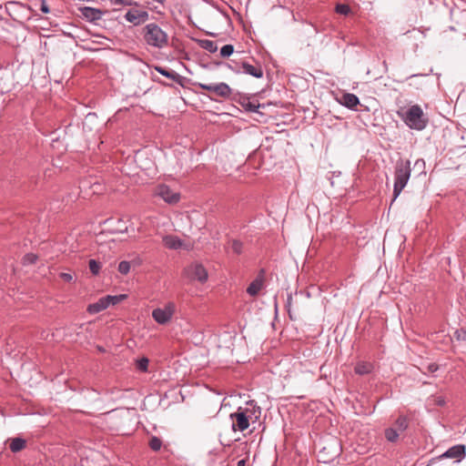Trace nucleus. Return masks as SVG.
Segmentation results:
<instances>
[{
	"label": "nucleus",
	"mask_w": 466,
	"mask_h": 466,
	"mask_svg": "<svg viewBox=\"0 0 466 466\" xmlns=\"http://www.w3.org/2000/svg\"><path fill=\"white\" fill-rule=\"evenodd\" d=\"M261 416V408L257 405L255 400H248L246 407H238L237 410L229 415L232 421L233 431H244L252 423L257 422Z\"/></svg>",
	"instance_id": "obj_1"
},
{
	"label": "nucleus",
	"mask_w": 466,
	"mask_h": 466,
	"mask_svg": "<svg viewBox=\"0 0 466 466\" xmlns=\"http://www.w3.org/2000/svg\"><path fill=\"white\" fill-rule=\"evenodd\" d=\"M145 42L153 47L162 49L168 44L167 34L157 24L150 23L143 28Z\"/></svg>",
	"instance_id": "obj_2"
},
{
	"label": "nucleus",
	"mask_w": 466,
	"mask_h": 466,
	"mask_svg": "<svg viewBox=\"0 0 466 466\" xmlns=\"http://www.w3.org/2000/svg\"><path fill=\"white\" fill-rule=\"evenodd\" d=\"M410 161L400 159L394 170L393 201L400 196L410 177Z\"/></svg>",
	"instance_id": "obj_3"
},
{
	"label": "nucleus",
	"mask_w": 466,
	"mask_h": 466,
	"mask_svg": "<svg viewBox=\"0 0 466 466\" xmlns=\"http://www.w3.org/2000/svg\"><path fill=\"white\" fill-rule=\"evenodd\" d=\"M403 122L411 129L422 130L427 127L428 119L419 105L410 106L405 113L398 112Z\"/></svg>",
	"instance_id": "obj_4"
},
{
	"label": "nucleus",
	"mask_w": 466,
	"mask_h": 466,
	"mask_svg": "<svg viewBox=\"0 0 466 466\" xmlns=\"http://www.w3.org/2000/svg\"><path fill=\"white\" fill-rule=\"evenodd\" d=\"M176 309V304L169 301L166 303L163 308H157L153 309L152 318L157 324L166 325L172 319Z\"/></svg>",
	"instance_id": "obj_5"
},
{
	"label": "nucleus",
	"mask_w": 466,
	"mask_h": 466,
	"mask_svg": "<svg viewBox=\"0 0 466 466\" xmlns=\"http://www.w3.org/2000/svg\"><path fill=\"white\" fill-rule=\"evenodd\" d=\"M195 86L200 87L201 89L212 92L223 98H228L231 95V88L228 84L223 82L218 84L196 83Z\"/></svg>",
	"instance_id": "obj_6"
},
{
	"label": "nucleus",
	"mask_w": 466,
	"mask_h": 466,
	"mask_svg": "<svg viewBox=\"0 0 466 466\" xmlns=\"http://www.w3.org/2000/svg\"><path fill=\"white\" fill-rule=\"evenodd\" d=\"M155 195L161 198L165 202L168 204H176L180 199L179 193L172 190L168 186L165 184L158 185L155 188Z\"/></svg>",
	"instance_id": "obj_7"
},
{
	"label": "nucleus",
	"mask_w": 466,
	"mask_h": 466,
	"mask_svg": "<svg viewBox=\"0 0 466 466\" xmlns=\"http://www.w3.org/2000/svg\"><path fill=\"white\" fill-rule=\"evenodd\" d=\"M186 273L191 279L198 280L204 283L208 280V271L203 265L199 263H193L187 267Z\"/></svg>",
	"instance_id": "obj_8"
},
{
	"label": "nucleus",
	"mask_w": 466,
	"mask_h": 466,
	"mask_svg": "<svg viewBox=\"0 0 466 466\" xmlns=\"http://www.w3.org/2000/svg\"><path fill=\"white\" fill-rule=\"evenodd\" d=\"M149 15L147 11L131 9L128 10L125 15V19L133 24L134 25H139L148 20Z\"/></svg>",
	"instance_id": "obj_9"
},
{
	"label": "nucleus",
	"mask_w": 466,
	"mask_h": 466,
	"mask_svg": "<svg viewBox=\"0 0 466 466\" xmlns=\"http://www.w3.org/2000/svg\"><path fill=\"white\" fill-rule=\"evenodd\" d=\"M265 270L260 269L256 279L248 285L247 293L251 297L257 296L264 286Z\"/></svg>",
	"instance_id": "obj_10"
},
{
	"label": "nucleus",
	"mask_w": 466,
	"mask_h": 466,
	"mask_svg": "<svg viewBox=\"0 0 466 466\" xmlns=\"http://www.w3.org/2000/svg\"><path fill=\"white\" fill-rule=\"evenodd\" d=\"M105 224L107 225L108 230L112 233H124L127 232L128 227L127 221L122 218H108L105 221Z\"/></svg>",
	"instance_id": "obj_11"
},
{
	"label": "nucleus",
	"mask_w": 466,
	"mask_h": 466,
	"mask_svg": "<svg viewBox=\"0 0 466 466\" xmlns=\"http://www.w3.org/2000/svg\"><path fill=\"white\" fill-rule=\"evenodd\" d=\"M242 72L250 75L256 78H261L263 76V69L260 65L253 66L248 62L241 63ZM235 72L237 74L241 73L239 69H236Z\"/></svg>",
	"instance_id": "obj_12"
},
{
	"label": "nucleus",
	"mask_w": 466,
	"mask_h": 466,
	"mask_svg": "<svg viewBox=\"0 0 466 466\" xmlns=\"http://www.w3.org/2000/svg\"><path fill=\"white\" fill-rule=\"evenodd\" d=\"M338 101L339 102V104L351 110H356L357 106L360 104L359 97L352 93L342 94L341 96L338 99Z\"/></svg>",
	"instance_id": "obj_13"
},
{
	"label": "nucleus",
	"mask_w": 466,
	"mask_h": 466,
	"mask_svg": "<svg viewBox=\"0 0 466 466\" xmlns=\"http://www.w3.org/2000/svg\"><path fill=\"white\" fill-rule=\"evenodd\" d=\"M465 455L464 445H454L446 451L441 457L457 459L458 461Z\"/></svg>",
	"instance_id": "obj_14"
},
{
	"label": "nucleus",
	"mask_w": 466,
	"mask_h": 466,
	"mask_svg": "<svg viewBox=\"0 0 466 466\" xmlns=\"http://www.w3.org/2000/svg\"><path fill=\"white\" fill-rule=\"evenodd\" d=\"M163 244L169 249H178L182 247L183 241L174 235H166L162 238Z\"/></svg>",
	"instance_id": "obj_15"
},
{
	"label": "nucleus",
	"mask_w": 466,
	"mask_h": 466,
	"mask_svg": "<svg viewBox=\"0 0 466 466\" xmlns=\"http://www.w3.org/2000/svg\"><path fill=\"white\" fill-rule=\"evenodd\" d=\"M81 13L84 17L88 19L89 21H96L101 18L102 12L99 9L86 6L81 8Z\"/></svg>",
	"instance_id": "obj_16"
},
{
	"label": "nucleus",
	"mask_w": 466,
	"mask_h": 466,
	"mask_svg": "<svg viewBox=\"0 0 466 466\" xmlns=\"http://www.w3.org/2000/svg\"><path fill=\"white\" fill-rule=\"evenodd\" d=\"M155 69L157 72H158L162 76H164L167 78H170L171 80L175 81L176 83L181 84L183 77L179 74H177L176 71L169 70V69H167V68H164L161 66H156Z\"/></svg>",
	"instance_id": "obj_17"
},
{
	"label": "nucleus",
	"mask_w": 466,
	"mask_h": 466,
	"mask_svg": "<svg viewBox=\"0 0 466 466\" xmlns=\"http://www.w3.org/2000/svg\"><path fill=\"white\" fill-rule=\"evenodd\" d=\"M374 366L371 362L359 361L357 362L354 370L358 375H367L373 371Z\"/></svg>",
	"instance_id": "obj_18"
},
{
	"label": "nucleus",
	"mask_w": 466,
	"mask_h": 466,
	"mask_svg": "<svg viewBox=\"0 0 466 466\" xmlns=\"http://www.w3.org/2000/svg\"><path fill=\"white\" fill-rule=\"evenodd\" d=\"M26 446L25 439L16 437L10 440L9 448L12 452L16 453L24 450Z\"/></svg>",
	"instance_id": "obj_19"
},
{
	"label": "nucleus",
	"mask_w": 466,
	"mask_h": 466,
	"mask_svg": "<svg viewBox=\"0 0 466 466\" xmlns=\"http://www.w3.org/2000/svg\"><path fill=\"white\" fill-rule=\"evenodd\" d=\"M106 309H107V307L102 297L96 302L88 305L87 312L90 314H96Z\"/></svg>",
	"instance_id": "obj_20"
},
{
	"label": "nucleus",
	"mask_w": 466,
	"mask_h": 466,
	"mask_svg": "<svg viewBox=\"0 0 466 466\" xmlns=\"http://www.w3.org/2000/svg\"><path fill=\"white\" fill-rule=\"evenodd\" d=\"M127 298V295H126V294H120V295H115V296L107 295V296L103 297L107 308L110 305L118 304L119 302L125 300Z\"/></svg>",
	"instance_id": "obj_21"
},
{
	"label": "nucleus",
	"mask_w": 466,
	"mask_h": 466,
	"mask_svg": "<svg viewBox=\"0 0 466 466\" xmlns=\"http://www.w3.org/2000/svg\"><path fill=\"white\" fill-rule=\"evenodd\" d=\"M241 106L244 107V109L246 111H248V112H258V109L260 106V105L258 103L251 101L248 97L243 98V100L241 101Z\"/></svg>",
	"instance_id": "obj_22"
},
{
	"label": "nucleus",
	"mask_w": 466,
	"mask_h": 466,
	"mask_svg": "<svg viewBox=\"0 0 466 466\" xmlns=\"http://www.w3.org/2000/svg\"><path fill=\"white\" fill-rule=\"evenodd\" d=\"M200 46L210 53H215L218 50L217 43L208 39L201 40Z\"/></svg>",
	"instance_id": "obj_23"
},
{
	"label": "nucleus",
	"mask_w": 466,
	"mask_h": 466,
	"mask_svg": "<svg viewBox=\"0 0 466 466\" xmlns=\"http://www.w3.org/2000/svg\"><path fill=\"white\" fill-rule=\"evenodd\" d=\"M408 428V420L404 416H400L395 421V428L399 432H403Z\"/></svg>",
	"instance_id": "obj_24"
},
{
	"label": "nucleus",
	"mask_w": 466,
	"mask_h": 466,
	"mask_svg": "<svg viewBox=\"0 0 466 466\" xmlns=\"http://www.w3.org/2000/svg\"><path fill=\"white\" fill-rule=\"evenodd\" d=\"M400 432L394 428H388L385 430V438L390 442H395L399 438Z\"/></svg>",
	"instance_id": "obj_25"
},
{
	"label": "nucleus",
	"mask_w": 466,
	"mask_h": 466,
	"mask_svg": "<svg viewBox=\"0 0 466 466\" xmlns=\"http://www.w3.org/2000/svg\"><path fill=\"white\" fill-rule=\"evenodd\" d=\"M148 446L152 451H157L162 447V441L157 436H151L148 441Z\"/></svg>",
	"instance_id": "obj_26"
},
{
	"label": "nucleus",
	"mask_w": 466,
	"mask_h": 466,
	"mask_svg": "<svg viewBox=\"0 0 466 466\" xmlns=\"http://www.w3.org/2000/svg\"><path fill=\"white\" fill-rule=\"evenodd\" d=\"M88 267L91 273L95 276L98 275L101 269V263L96 259H90L88 261Z\"/></svg>",
	"instance_id": "obj_27"
},
{
	"label": "nucleus",
	"mask_w": 466,
	"mask_h": 466,
	"mask_svg": "<svg viewBox=\"0 0 466 466\" xmlns=\"http://www.w3.org/2000/svg\"><path fill=\"white\" fill-rule=\"evenodd\" d=\"M37 256L34 253H27L22 258V263L25 266L35 264L37 261Z\"/></svg>",
	"instance_id": "obj_28"
},
{
	"label": "nucleus",
	"mask_w": 466,
	"mask_h": 466,
	"mask_svg": "<svg viewBox=\"0 0 466 466\" xmlns=\"http://www.w3.org/2000/svg\"><path fill=\"white\" fill-rule=\"evenodd\" d=\"M234 52V46L232 45H225L220 49V55L222 57H228Z\"/></svg>",
	"instance_id": "obj_29"
},
{
	"label": "nucleus",
	"mask_w": 466,
	"mask_h": 466,
	"mask_svg": "<svg viewBox=\"0 0 466 466\" xmlns=\"http://www.w3.org/2000/svg\"><path fill=\"white\" fill-rule=\"evenodd\" d=\"M118 271L122 275H127L130 271V262L123 260L118 264Z\"/></svg>",
	"instance_id": "obj_30"
},
{
	"label": "nucleus",
	"mask_w": 466,
	"mask_h": 466,
	"mask_svg": "<svg viewBox=\"0 0 466 466\" xmlns=\"http://www.w3.org/2000/svg\"><path fill=\"white\" fill-rule=\"evenodd\" d=\"M335 10L338 14L347 15L350 12V7L345 4H339L336 5Z\"/></svg>",
	"instance_id": "obj_31"
},
{
	"label": "nucleus",
	"mask_w": 466,
	"mask_h": 466,
	"mask_svg": "<svg viewBox=\"0 0 466 466\" xmlns=\"http://www.w3.org/2000/svg\"><path fill=\"white\" fill-rule=\"evenodd\" d=\"M230 248L235 254L238 255L242 252V243L238 240H233Z\"/></svg>",
	"instance_id": "obj_32"
},
{
	"label": "nucleus",
	"mask_w": 466,
	"mask_h": 466,
	"mask_svg": "<svg viewBox=\"0 0 466 466\" xmlns=\"http://www.w3.org/2000/svg\"><path fill=\"white\" fill-rule=\"evenodd\" d=\"M148 366V360L147 358H142L137 360V367L141 371H147Z\"/></svg>",
	"instance_id": "obj_33"
},
{
	"label": "nucleus",
	"mask_w": 466,
	"mask_h": 466,
	"mask_svg": "<svg viewBox=\"0 0 466 466\" xmlns=\"http://www.w3.org/2000/svg\"><path fill=\"white\" fill-rule=\"evenodd\" d=\"M454 337L459 341H466V329H461L454 332Z\"/></svg>",
	"instance_id": "obj_34"
},
{
	"label": "nucleus",
	"mask_w": 466,
	"mask_h": 466,
	"mask_svg": "<svg viewBox=\"0 0 466 466\" xmlns=\"http://www.w3.org/2000/svg\"><path fill=\"white\" fill-rule=\"evenodd\" d=\"M59 277L66 282H70L73 280V275L70 273L62 272L60 273Z\"/></svg>",
	"instance_id": "obj_35"
},
{
	"label": "nucleus",
	"mask_w": 466,
	"mask_h": 466,
	"mask_svg": "<svg viewBox=\"0 0 466 466\" xmlns=\"http://www.w3.org/2000/svg\"><path fill=\"white\" fill-rule=\"evenodd\" d=\"M40 10L45 14H48L50 12L49 6L46 0H41Z\"/></svg>",
	"instance_id": "obj_36"
},
{
	"label": "nucleus",
	"mask_w": 466,
	"mask_h": 466,
	"mask_svg": "<svg viewBox=\"0 0 466 466\" xmlns=\"http://www.w3.org/2000/svg\"><path fill=\"white\" fill-rule=\"evenodd\" d=\"M427 370L429 372H435L438 370V365L435 363H431L428 365Z\"/></svg>",
	"instance_id": "obj_37"
},
{
	"label": "nucleus",
	"mask_w": 466,
	"mask_h": 466,
	"mask_svg": "<svg viewBox=\"0 0 466 466\" xmlns=\"http://www.w3.org/2000/svg\"><path fill=\"white\" fill-rule=\"evenodd\" d=\"M115 5H127L124 0H111Z\"/></svg>",
	"instance_id": "obj_38"
},
{
	"label": "nucleus",
	"mask_w": 466,
	"mask_h": 466,
	"mask_svg": "<svg viewBox=\"0 0 466 466\" xmlns=\"http://www.w3.org/2000/svg\"><path fill=\"white\" fill-rule=\"evenodd\" d=\"M237 466H246V460L242 459L238 461Z\"/></svg>",
	"instance_id": "obj_39"
},
{
	"label": "nucleus",
	"mask_w": 466,
	"mask_h": 466,
	"mask_svg": "<svg viewBox=\"0 0 466 466\" xmlns=\"http://www.w3.org/2000/svg\"><path fill=\"white\" fill-rule=\"evenodd\" d=\"M420 163H421L422 165H424V161L423 160H417L415 162V165H419Z\"/></svg>",
	"instance_id": "obj_40"
},
{
	"label": "nucleus",
	"mask_w": 466,
	"mask_h": 466,
	"mask_svg": "<svg viewBox=\"0 0 466 466\" xmlns=\"http://www.w3.org/2000/svg\"><path fill=\"white\" fill-rule=\"evenodd\" d=\"M157 1L159 2V3H163L164 0H157Z\"/></svg>",
	"instance_id": "obj_41"
}]
</instances>
